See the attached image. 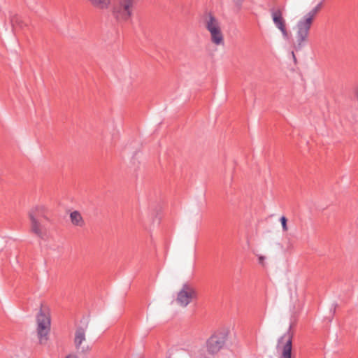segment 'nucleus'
I'll return each instance as SVG.
<instances>
[{
	"label": "nucleus",
	"mask_w": 358,
	"mask_h": 358,
	"mask_svg": "<svg viewBox=\"0 0 358 358\" xmlns=\"http://www.w3.org/2000/svg\"><path fill=\"white\" fill-rule=\"evenodd\" d=\"M87 329V326L85 327H78L76 329L75 333V338L74 343L75 346L77 349H80L81 344L83 341H85V331Z\"/></svg>",
	"instance_id": "9d476101"
},
{
	"label": "nucleus",
	"mask_w": 358,
	"mask_h": 358,
	"mask_svg": "<svg viewBox=\"0 0 358 358\" xmlns=\"http://www.w3.org/2000/svg\"><path fill=\"white\" fill-rule=\"evenodd\" d=\"M92 6L99 9H106L110 4V0H88Z\"/></svg>",
	"instance_id": "f8f14e48"
},
{
	"label": "nucleus",
	"mask_w": 358,
	"mask_h": 358,
	"mask_svg": "<svg viewBox=\"0 0 358 358\" xmlns=\"http://www.w3.org/2000/svg\"><path fill=\"white\" fill-rule=\"evenodd\" d=\"M285 341L282 345V355L280 358H292V335L288 329L282 336L278 339L277 348Z\"/></svg>",
	"instance_id": "0eeeda50"
},
{
	"label": "nucleus",
	"mask_w": 358,
	"mask_h": 358,
	"mask_svg": "<svg viewBox=\"0 0 358 358\" xmlns=\"http://www.w3.org/2000/svg\"><path fill=\"white\" fill-rule=\"evenodd\" d=\"M134 5L120 1L111 10L113 19L120 24L129 22L133 15Z\"/></svg>",
	"instance_id": "7ed1b4c3"
},
{
	"label": "nucleus",
	"mask_w": 358,
	"mask_h": 358,
	"mask_svg": "<svg viewBox=\"0 0 358 358\" xmlns=\"http://www.w3.org/2000/svg\"><path fill=\"white\" fill-rule=\"evenodd\" d=\"M195 294L194 288L187 283H185L178 293L176 302L180 306L186 307L191 302Z\"/></svg>",
	"instance_id": "423d86ee"
},
{
	"label": "nucleus",
	"mask_w": 358,
	"mask_h": 358,
	"mask_svg": "<svg viewBox=\"0 0 358 358\" xmlns=\"http://www.w3.org/2000/svg\"><path fill=\"white\" fill-rule=\"evenodd\" d=\"M313 23L310 15H303L297 20L294 28V37L292 42L295 50L301 49L308 42Z\"/></svg>",
	"instance_id": "f03ea898"
},
{
	"label": "nucleus",
	"mask_w": 358,
	"mask_h": 358,
	"mask_svg": "<svg viewBox=\"0 0 358 358\" xmlns=\"http://www.w3.org/2000/svg\"><path fill=\"white\" fill-rule=\"evenodd\" d=\"M280 222L281 224H286L287 222V220L286 217L282 216L280 219Z\"/></svg>",
	"instance_id": "6ab92c4d"
},
{
	"label": "nucleus",
	"mask_w": 358,
	"mask_h": 358,
	"mask_svg": "<svg viewBox=\"0 0 358 358\" xmlns=\"http://www.w3.org/2000/svg\"><path fill=\"white\" fill-rule=\"evenodd\" d=\"M45 208L42 204H37L33 206L29 213V216L31 218V220L34 223H37L41 222L39 219L40 216L42 215L43 212L45 211Z\"/></svg>",
	"instance_id": "1a4fd4ad"
},
{
	"label": "nucleus",
	"mask_w": 358,
	"mask_h": 358,
	"mask_svg": "<svg viewBox=\"0 0 358 358\" xmlns=\"http://www.w3.org/2000/svg\"><path fill=\"white\" fill-rule=\"evenodd\" d=\"M37 334L41 343L48 340L50 331L51 320L48 310L41 308L36 315Z\"/></svg>",
	"instance_id": "20e7f679"
},
{
	"label": "nucleus",
	"mask_w": 358,
	"mask_h": 358,
	"mask_svg": "<svg viewBox=\"0 0 358 358\" xmlns=\"http://www.w3.org/2000/svg\"><path fill=\"white\" fill-rule=\"evenodd\" d=\"M253 254L257 257L258 262L260 265L264 266H265V260L266 259V257L260 254L258 250H253Z\"/></svg>",
	"instance_id": "ddd939ff"
},
{
	"label": "nucleus",
	"mask_w": 358,
	"mask_h": 358,
	"mask_svg": "<svg viewBox=\"0 0 358 358\" xmlns=\"http://www.w3.org/2000/svg\"><path fill=\"white\" fill-rule=\"evenodd\" d=\"M234 3H235V5L238 8H240L241 7V5L243 3V2L244 1V0H232Z\"/></svg>",
	"instance_id": "f3484780"
},
{
	"label": "nucleus",
	"mask_w": 358,
	"mask_h": 358,
	"mask_svg": "<svg viewBox=\"0 0 358 358\" xmlns=\"http://www.w3.org/2000/svg\"><path fill=\"white\" fill-rule=\"evenodd\" d=\"M66 358H76V355H69L66 357Z\"/></svg>",
	"instance_id": "4be33fe9"
},
{
	"label": "nucleus",
	"mask_w": 358,
	"mask_h": 358,
	"mask_svg": "<svg viewBox=\"0 0 358 358\" xmlns=\"http://www.w3.org/2000/svg\"><path fill=\"white\" fill-rule=\"evenodd\" d=\"M321 3L318 4L313 9L306 13L304 15H310L312 17V21H315V19L317 16V13L320 9Z\"/></svg>",
	"instance_id": "4468645a"
},
{
	"label": "nucleus",
	"mask_w": 358,
	"mask_h": 358,
	"mask_svg": "<svg viewBox=\"0 0 358 358\" xmlns=\"http://www.w3.org/2000/svg\"><path fill=\"white\" fill-rule=\"evenodd\" d=\"M282 230L284 231H285L288 229V225H282Z\"/></svg>",
	"instance_id": "412c9836"
},
{
	"label": "nucleus",
	"mask_w": 358,
	"mask_h": 358,
	"mask_svg": "<svg viewBox=\"0 0 358 358\" xmlns=\"http://www.w3.org/2000/svg\"><path fill=\"white\" fill-rule=\"evenodd\" d=\"M338 306V303H337V302H336V301H334V302H333V303H331V307H330V308H329V313H330L332 315H334L335 314V313H336V308H337V306ZM332 319H333V316L329 317V322H331L332 321Z\"/></svg>",
	"instance_id": "dca6fc26"
},
{
	"label": "nucleus",
	"mask_w": 358,
	"mask_h": 358,
	"mask_svg": "<svg viewBox=\"0 0 358 358\" xmlns=\"http://www.w3.org/2000/svg\"><path fill=\"white\" fill-rule=\"evenodd\" d=\"M70 221L72 223L78 224L80 222H84V220L82 214L78 210H73L69 213Z\"/></svg>",
	"instance_id": "9b49d317"
},
{
	"label": "nucleus",
	"mask_w": 358,
	"mask_h": 358,
	"mask_svg": "<svg viewBox=\"0 0 358 358\" xmlns=\"http://www.w3.org/2000/svg\"><path fill=\"white\" fill-rule=\"evenodd\" d=\"M203 24L209 33L211 43L217 47L224 46V36L219 19L211 12H208L204 14Z\"/></svg>",
	"instance_id": "f257e3e1"
},
{
	"label": "nucleus",
	"mask_w": 358,
	"mask_h": 358,
	"mask_svg": "<svg viewBox=\"0 0 358 358\" xmlns=\"http://www.w3.org/2000/svg\"><path fill=\"white\" fill-rule=\"evenodd\" d=\"M227 334L220 333L213 335L207 341L208 351L210 354H215L220 351L225 343Z\"/></svg>",
	"instance_id": "6e6552de"
},
{
	"label": "nucleus",
	"mask_w": 358,
	"mask_h": 358,
	"mask_svg": "<svg viewBox=\"0 0 358 358\" xmlns=\"http://www.w3.org/2000/svg\"><path fill=\"white\" fill-rule=\"evenodd\" d=\"M31 231L40 237H43L42 225H32Z\"/></svg>",
	"instance_id": "2eb2a0df"
},
{
	"label": "nucleus",
	"mask_w": 358,
	"mask_h": 358,
	"mask_svg": "<svg viewBox=\"0 0 358 358\" xmlns=\"http://www.w3.org/2000/svg\"><path fill=\"white\" fill-rule=\"evenodd\" d=\"M80 348L81 350V352H83V353H85L90 350V348L88 345L83 346L82 348Z\"/></svg>",
	"instance_id": "a211bd4d"
},
{
	"label": "nucleus",
	"mask_w": 358,
	"mask_h": 358,
	"mask_svg": "<svg viewBox=\"0 0 358 358\" xmlns=\"http://www.w3.org/2000/svg\"><path fill=\"white\" fill-rule=\"evenodd\" d=\"M355 96L356 99L358 101V86L355 90Z\"/></svg>",
	"instance_id": "aec40b11"
},
{
	"label": "nucleus",
	"mask_w": 358,
	"mask_h": 358,
	"mask_svg": "<svg viewBox=\"0 0 358 358\" xmlns=\"http://www.w3.org/2000/svg\"><path fill=\"white\" fill-rule=\"evenodd\" d=\"M270 15L274 26L280 32L283 38H288L289 34L283 10L280 8H272Z\"/></svg>",
	"instance_id": "39448f33"
}]
</instances>
